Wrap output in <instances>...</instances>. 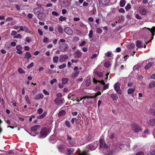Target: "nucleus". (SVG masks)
<instances>
[{
  "mask_svg": "<svg viewBox=\"0 0 155 155\" xmlns=\"http://www.w3.org/2000/svg\"><path fill=\"white\" fill-rule=\"evenodd\" d=\"M105 56L107 57H110L111 54V51L107 52L105 54Z\"/></svg>",
  "mask_w": 155,
  "mask_h": 155,
  "instance_id": "obj_49",
  "label": "nucleus"
},
{
  "mask_svg": "<svg viewBox=\"0 0 155 155\" xmlns=\"http://www.w3.org/2000/svg\"><path fill=\"white\" fill-rule=\"evenodd\" d=\"M68 46L66 43H63L61 44L59 47L61 51H65L67 50Z\"/></svg>",
  "mask_w": 155,
  "mask_h": 155,
  "instance_id": "obj_5",
  "label": "nucleus"
},
{
  "mask_svg": "<svg viewBox=\"0 0 155 155\" xmlns=\"http://www.w3.org/2000/svg\"><path fill=\"white\" fill-rule=\"evenodd\" d=\"M102 4L104 6L108 4L109 0H101Z\"/></svg>",
  "mask_w": 155,
  "mask_h": 155,
  "instance_id": "obj_28",
  "label": "nucleus"
},
{
  "mask_svg": "<svg viewBox=\"0 0 155 155\" xmlns=\"http://www.w3.org/2000/svg\"><path fill=\"white\" fill-rule=\"evenodd\" d=\"M79 73V71H74L71 76L72 78L75 79L77 78Z\"/></svg>",
  "mask_w": 155,
  "mask_h": 155,
  "instance_id": "obj_15",
  "label": "nucleus"
},
{
  "mask_svg": "<svg viewBox=\"0 0 155 155\" xmlns=\"http://www.w3.org/2000/svg\"><path fill=\"white\" fill-rule=\"evenodd\" d=\"M135 18L138 19H141L142 17L141 16L139 15L138 14H137L135 15Z\"/></svg>",
  "mask_w": 155,
  "mask_h": 155,
  "instance_id": "obj_57",
  "label": "nucleus"
},
{
  "mask_svg": "<svg viewBox=\"0 0 155 155\" xmlns=\"http://www.w3.org/2000/svg\"><path fill=\"white\" fill-rule=\"evenodd\" d=\"M68 57L66 55H61L60 56L59 61L61 62H63L68 59Z\"/></svg>",
  "mask_w": 155,
  "mask_h": 155,
  "instance_id": "obj_12",
  "label": "nucleus"
},
{
  "mask_svg": "<svg viewBox=\"0 0 155 155\" xmlns=\"http://www.w3.org/2000/svg\"><path fill=\"white\" fill-rule=\"evenodd\" d=\"M46 114H47V112H45L42 114L38 116L37 118L38 119H41V118H43L44 117L46 116Z\"/></svg>",
  "mask_w": 155,
  "mask_h": 155,
  "instance_id": "obj_35",
  "label": "nucleus"
},
{
  "mask_svg": "<svg viewBox=\"0 0 155 155\" xmlns=\"http://www.w3.org/2000/svg\"><path fill=\"white\" fill-rule=\"evenodd\" d=\"M155 87V81H151L149 85V88H153Z\"/></svg>",
  "mask_w": 155,
  "mask_h": 155,
  "instance_id": "obj_30",
  "label": "nucleus"
},
{
  "mask_svg": "<svg viewBox=\"0 0 155 155\" xmlns=\"http://www.w3.org/2000/svg\"><path fill=\"white\" fill-rule=\"evenodd\" d=\"M59 19L60 21H63L65 20H66V18L64 17L61 16L59 18Z\"/></svg>",
  "mask_w": 155,
  "mask_h": 155,
  "instance_id": "obj_45",
  "label": "nucleus"
},
{
  "mask_svg": "<svg viewBox=\"0 0 155 155\" xmlns=\"http://www.w3.org/2000/svg\"><path fill=\"white\" fill-rule=\"evenodd\" d=\"M142 45H143V44H142L141 41L137 40L136 41V45L137 47L138 48H142L143 47Z\"/></svg>",
  "mask_w": 155,
  "mask_h": 155,
  "instance_id": "obj_21",
  "label": "nucleus"
},
{
  "mask_svg": "<svg viewBox=\"0 0 155 155\" xmlns=\"http://www.w3.org/2000/svg\"><path fill=\"white\" fill-rule=\"evenodd\" d=\"M143 133L146 135H149L150 134V132L147 129L143 131Z\"/></svg>",
  "mask_w": 155,
  "mask_h": 155,
  "instance_id": "obj_55",
  "label": "nucleus"
},
{
  "mask_svg": "<svg viewBox=\"0 0 155 155\" xmlns=\"http://www.w3.org/2000/svg\"><path fill=\"white\" fill-rule=\"evenodd\" d=\"M33 62H31L28 65V66H27V68L28 69L30 68L31 67H32L33 66Z\"/></svg>",
  "mask_w": 155,
  "mask_h": 155,
  "instance_id": "obj_54",
  "label": "nucleus"
},
{
  "mask_svg": "<svg viewBox=\"0 0 155 155\" xmlns=\"http://www.w3.org/2000/svg\"><path fill=\"white\" fill-rule=\"evenodd\" d=\"M44 97V95L42 94H38L36 95L35 99L36 100L42 99Z\"/></svg>",
  "mask_w": 155,
  "mask_h": 155,
  "instance_id": "obj_22",
  "label": "nucleus"
},
{
  "mask_svg": "<svg viewBox=\"0 0 155 155\" xmlns=\"http://www.w3.org/2000/svg\"><path fill=\"white\" fill-rule=\"evenodd\" d=\"M131 8L130 5L129 4H128L126 6L125 8L126 11L129 10Z\"/></svg>",
  "mask_w": 155,
  "mask_h": 155,
  "instance_id": "obj_44",
  "label": "nucleus"
},
{
  "mask_svg": "<svg viewBox=\"0 0 155 155\" xmlns=\"http://www.w3.org/2000/svg\"><path fill=\"white\" fill-rule=\"evenodd\" d=\"M66 66L65 64H62L60 65L59 66V68L60 69H62L65 68Z\"/></svg>",
  "mask_w": 155,
  "mask_h": 155,
  "instance_id": "obj_46",
  "label": "nucleus"
},
{
  "mask_svg": "<svg viewBox=\"0 0 155 155\" xmlns=\"http://www.w3.org/2000/svg\"><path fill=\"white\" fill-rule=\"evenodd\" d=\"M153 62H149L145 66V68L147 69H149L151 66L153 65Z\"/></svg>",
  "mask_w": 155,
  "mask_h": 155,
  "instance_id": "obj_26",
  "label": "nucleus"
},
{
  "mask_svg": "<svg viewBox=\"0 0 155 155\" xmlns=\"http://www.w3.org/2000/svg\"><path fill=\"white\" fill-rule=\"evenodd\" d=\"M65 114V111L64 110H61L58 113L59 116H61Z\"/></svg>",
  "mask_w": 155,
  "mask_h": 155,
  "instance_id": "obj_39",
  "label": "nucleus"
},
{
  "mask_svg": "<svg viewBox=\"0 0 155 155\" xmlns=\"http://www.w3.org/2000/svg\"><path fill=\"white\" fill-rule=\"evenodd\" d=\"M48 129L46 127L43 128L40 133V138H43L45 137L49 133Z\"/></svg>",
  "mask_w": 155,
  "mask_h": 155,
  "instance_id": "obj_2",
  "label": "nucleus"
},
{
  "mask_svg": "<svg viewBox=\"0 0 155 155\" xmlns=\"http://www.w3.org/2000/svg\"><path fill=\"white\" fill-rule=\"evenodd\" d=\"M68 80L69 79L68 78H62V84H66L68 82Z\"/></svg>",
  "mask_w": 155,
  "mask_h": 155,
  "instance_id": "obj_36",
  "label": "nucleus"
},
{
  "mask_svg": "<svg viewBox=\"0 0 155 155\" xmlns=\"http://www.w3.org/2000/svg\"><path fill=\"white\" fill-rule=\"evenodd\" d=\"M144 29H146L150 31L152 35L151 39L149 42L146 43V44H147L149 42L151 41V40H152L153 38V36L154 35V32H155V27H153L151 29H150L149 28H147L146 27L144 28Z\"/></svg>",
  "mask_w": 155,
  "mask_h": 155,
  "instance_id": "obj_8",
  "label": "nucleus"
},
{
  "mask_svg": "<svg viewBox=\"0 0 155 155\" xmlns=\"http://www.w3.org/2000/svg\"><path fill=\"white\" fill-rule=\"evenodd\" d=\"M110 65V63L109 61L106 62L104 64V67L107 68L109 67Z\"/></svg>",
  "mask_w": 155,
  "mask_h": 155,
  "instance_id": "obj_38",
  "label": "nucleus"
},
{
  "mask_svg": "<svg viewBox=\"0 0 155 155\" xmlns=\"http://www.w3.org/2000/svg\"><path fill=\"white\" fill-rule=\"evenodd\" d=\"M92 137L91 135L86 136L85 137V140L87 141H90Z\"/></svg>",
  "mask_w": 155,
  "mask_h": 155,
  "instance_id": "obj_43",
  "label": "nucleus"
},
{
  "mask_svg": "<svg viewBox=\"0 0 155 155\" xmlns=\"http://www.w3.org/2000/svg\"><path fill=\"white\" fill-rule=\"evenodd\" d=\"M74 55L75 57L78 58L82 56V53L81 52L77 51L74 53Z\"/></svg>",
  "mask_w": 155,
  "mask_h": 155,
  "instance_id": "obj_16",
  "label": "nucleus"
},
{
  "mask_svg": "<svg viewBox=\"0 0 155 155\" xmlns=\"http://www.w3.org/2000/svg\"><path fill=\"white\" fill-rule=\"evenodd\" d=\"M55 136L54 135H51L49 138L50 142L52 143H54L56 141V140L54 139Z\"/></svg>",
  "mask_w": 155,
  "mask_h": 155,
  "instance_id": "obj_18",
  "label": "nucleus"
},
{
  "mask_svg": "<svg viewBox=\"0 0 155 155\" xmlns=\"http://www.w3.org/2000/svg\"><path fill=\"white\" fill-rule=\"evenodd\" d=\"M125 4V0H120V7H122L124 6Z\"/></svg>",
  "mask_w": 155,
  "mask_h": 155,
  "instance_id": "obj_33",
  "label": "nucleus"
},
{
  "mask_svg": "<svg viewBox=\"0 0 155 155\" xmlns=\"http://www.w3.org/2000/svg\"><path fill=\"white\" fill-rule=\"evenodd\" d=\"M40 126L39 125H36L34 126L33 127H32L31 128V130L32 131L31 133H29L28 131H27V132L29 133L30 135L33 136H35L36 135H37L38 133H33L32 132H36L38 130H39L40 129Z\"/></svg>",
  "mask_w": 155,
  "mask_h": 155,
  "instance_id": "obj_1",
  "label": "nucleus"
},
{
  "mask_svg": "<svg viewBox=\"0 0 155 155\" xmlns=\"http://www.w3.org/2000/svg\"><path fill=\"white\" fill-rule=\"evenodd\" d=\"M120 84L118 82H117L114 84V88L115 91L118 94H121L122 93L120 87Z\"/></svg>",
  "mask_w": 155,
  "mask_h": 155,
  "instance_id": "obj_4",
  "label": "nucleus"
},
{
  "mask_svg": "<svg viewBox=\"0 0 155 155\" xmlns=\"http://www.w3.org/2000/svg\"><path fill=\"white\" fill-rule=\"evenodd\" d=\"M65 124L67 127H70L71 126V124H70V122L68 120H66L65 122Z\"/></svg>",
  "mask_w": 155,
  "mask_h": 155,
  "instance_id": "obj_53",
  "label": "nucleus"
},
{
  "mask_svg": "<svg viewBox=\"0 0 155 155\" xmlns=\"http://www.w3.org/2000/svg\"><path fill=\"white\" fill-rule=\"evenodd\" d=\"M103 85H104L103 88V90H105L107 89L109 87V83L105 84V83H104V84Z\"/></svg>",
  "mask_w": 155,
  "mask_h": 155,
  "instance_id": "obj_40",
  "label": "nucleus"
},
{
  "mask_svg": "<svg viewBox=\"0 0 155 155\" xmlns=\"http://www.w3.org/2000/svg\"><path fill=\"white\" fill-rule=\"evenodd\" d=\"M17 34V32L15 31H12L11 35L12 36H14L15 35Z\"/></svg>",
  "mask_w": 155,
  "mask_h": 155,
  "instance_id": "obj_60",
  "label": "nucleus"
},
{
  "mask_svg": "<svg viewBox=\"0 0 155 155\" xmlns=\"http://www.w3.org/2000/svg\"><path fill=\"white\" fill-rule=\"evenodd\" d=\"M74 152V149L72 148H69L68 149V151L66 153L67 155H71Z\"/></svg>",
  "mask_w": 155,
  "mask_h": 155,
  "instance_id": "obj_23",
  "label": "nucleus"
},
{
  "mask_svg": "<svg viewBox=\"0 0 155 155\" xmlns=\"http://www.w3.org/2000/svg\"><path fill=\"white\" fill-rule=\"evenodd\" d=\"M100 147L102 148H107L108 147V145L105 143L104 139H100Z\"/></svg>",
  "mask_w": 155,
  "mask_h": 155,
  "instance_id": "obj_6",
  "label": "nucleus"
},
{
  "mask_svg": "<svg viewBox=\"0 0 155 155\" xmlns=\"http://www.w3.org/2000/svg\"><path fill=\"white\" fill-rule=\"evenodd\" d=\"M93 31L92 30H90L88 34L89 38H91L93 37Z\"/></svg>",
  "mask_w": 155,
  "mask_h": 155,
  "instance_id": "obj_42",
  "label": "nucleus"
},
{
  "mask_svg": "<svg viewBox=\"0 0 155 155\" xmlns=\"http://www.w3.org/2000/svg\"><path fill=\"white\" fill-rule=\"evenodd\" d=\"M57 81V80L55 79V78H54L52 80H51V81H50V83L51 84V85H52L54 83L56 82Z\"/></svg>",
  "mask_w": 155,
  "mask_h": 155,
  "instance_id": "obj_52",
  "label": "nucleus"
},
{
  "mask_svg": "<svg viewBox=\"0 0 155 155\" xmlns=\"http://www.w3.org/2000/svg\"><path fill=\"white\" fill-rule=\"evenodd\" d=\"M79 40V38L77 36L75 37L74 38V41L75 42H77Z\"/></svg>",
  "mask_w": 155,
  "mask_h": 155,
  "instance_id": "obj_61",
  "label": "nucleus"
},
{
  "mask_svg": "<svg viewBox=\"0 0 155 155\" xmlns=\"http://www.w3.org/2000/svg\"><path fill=\"white\" fill-rule=\"evenodd\" d=\"M43 93L46 95H48L49 94V93L48 91H47L45 89H44L43 90Z\"/></svg>",
  "mask_w": 155,
  "mask_h": 155,
  "instance_id": "obj_59",
  "label": "nucleus"
},
{
  "mask_svg": "<svg viewBox=\"0 0 155 155\" xmlns=\"http://www.w3.org/2000/svg\"><path fill=\"white\" fill-rule=\"evenodd\" d=\"M110 97L114 100L116 101L118 98L117 95L116 94L113 93L110 95Z\"/></svg>",
  "mask_w": 155,
  "mask_h": 155,
  "instance_id": "obj_20",
  "label": "nucleus"
},
{
  "mask_svg": "<svg viewBox=\"0 0 155 155\" xmlns=\"http://www.w3.org/2000/svg\"><path fill=\"white\" fill-rule=\"evenodd\" d=\"M86 83V86L88 87L90 86L91 83V80L89 78L86 79L85 80Z\"/></svg>",
  "mask_w": 155,
  "mask_h": 155,
  "instance_id": "obj_31",
  "label": "nucleus"
},
{
  "mask_svg": "<svg viewBox=\"0 0 155 155\" xmlns=\"http://www.w3.org/2000/svg\"><path fill=\"white\" fill-rule=\"evenodd\" d=\"M31 57V55L29 52H27L25 54L24 58L28 59Z\"/></svg>",
  "mask_w": 155,
  "mask_h": 155,
  "instance_id": "obj_17",
  "label": "nucleus"
},
{
  "mask_svg": "<svg viewBox=\"0 0 155 155\" xmlns=\"http://www.w3.org/2000/svg\"><path fill=\"white\" fill-rule=\"evenodd\" d=\"M64 99H59L58 98H56L54 100L55 103L58 106H61L63 104Z\"/></svg>",
  "mask_w": 155,
  "mask_h": 155,
  "instance_id": "obj_7",
  "label": "nucleus"
},
{
  "mask_svg": "<svg viewBox=\"0 0 155 155\" xmlns=\"http://www.w3.org/2000/svg\"><path fill=\"white\" fill-rule=\"evenodd\" d=\"M59 57L58 56H55L53 58V61L54 63H57L58 61Z\"/></svg>",
  "mask_w": 155,
  "mask_h": 155,
  "instance_id": "obj_37",
  "label": "nucleus"
},
{
  "mask_svg": "<svg viewBox=\"0 0 155 155\" xmlns=\"http://www.w3.org/2000/svg\"><path fill=\"white\" fill-rule=\"evenodd\" d=\"M94 73L97 75L99 77H102L104 75V74L102 72L94 71Z\"/></svg>",
  "mask_w": 155,
  "mask_h": 155,
  "instance_id": "obj_19",
  "label": "nucleus"
},
{
  "mask_svg": "<svg viewBox=\"0 0 155 155\" xmlns=\"http://www.w3.org/2000/svg\"><path fill=\"white\" fill-rule=\"evenodd\" d=\"M139 11L141 15H145L147 13V12L144 7L143 6H140L139 7Z\"/></svg>",
  "mask_w": 155,
  "mask_h": 155,
  "instance_id": "obj_10",
  "label": "nucleus"
},
{
  "mask_svg": "<svg viewBox=\"0 0 155 155\" xmlns=\"http://www.w3.org/2000/svg\"><path fill=\"white\" fill-rule=\"evenodd\" d=\"M57 147L58 148L59 150L61 152H63V151L64 149V146L62 144H61L58 145L57 146Z\"/></svg>",
  "mask_w": 155,
  "mask_h": 155,
  "instance_id": "obj_25",
  "label": "nucleus"
},
{
  "mask_svg": "<svg viewBox=\"0 0 155 155\" xmlns=\"http://www.w3.org/2000/svg\"><path fill=\"white\" fill-rule=\"evenodd\" d=\"M18 72L20 74H25V71L23 70L22 69L20 68L18 69Z\"/></svg>",
  "mask_w": 155,
  "mask_h": 155,
  "instance_id": "obj_41",
  "label": "nucleus"
},
{
  "mask_svg": "<svg viewBox=\"0 0 155 155\" xmlns=\"http://www.w3.org/2000/svg\"><path fill=\"white\" fill-rule=\"evenodd\" d=\"M148 123L149 126H153L155 125V119H150Z\"/></svg>",
  "mask_w": 155,
  "mask_h": 155,
  "instance_id": "obj_14",
  "label": "nucleus"
},
{
  "mask_svg": "<svg viewBox=\"0 0 155 155\" xmlns=\"http://www.w3.org/2000/svg\"><path fill=\"white\" fill-rule=\"evenodd\" d=\"M150 155H155V150L150 153Z\"/></svg>",
  "mask_w": 155,
  "mask_h": 155,
  "instance_id": "obj_64",
  "label": "nucleus"
},
{
  "mask_svg": "<svg viewBox=\"0 0 155 155\" xmlns=\"http://www.w3.org/2000/svg\"><path fill=\"white\" fill-rule=\"evenodd\" d=\"M144 153L143 152L140 151L137 152L135 155H144Z\"/></svg>",
  "mask_w": 155,
  "mask_h": 155,
  "instance_id": "obj_58",
  "label": "nucleus"
},
{
  "mask_svg": "<svg viewBox=\"0 0 155 155\" xmlns=\"http://www.w3.org/2000/svg\"><path fill=\"white\" fill-rule=\"evenodd\" d=\"M41 7H38L36 8L33 9V11L35 14H39L40 10L41 9Z\"/></svg>",
  "mask_w": 155,
  "mask_h": 155,
  "instance_id": "obj_24",
  "label": "nucleus"
},
{
  "mask_svg": "<svg viewBox=\"0 0 155 155\" xmlns=\"http://www.w3.org/2000/svg\"><path fill=\"white\" fill-rule=\"evenodd\" d=\"M135 47V44L134 43H130L128 45V48L129 49H133Z\"/></svg>",
  "mask_w": 155,
  "mask_h": 155,
  "instance_id": "obj_32",
  "label": "nucleus"
},
{
  "mask_svg": "<svg viewBox=\"0 0 155 155\" xmlns=\"http://www.w3.org/2000/svg\"><path fill=\"white\" fill-rule=\"evenodd\" d=\"M79 155H88V154L85 151H83L81 153H80Z\"/></svg>",
  "mask_w": 155,
  "mask_h": 155,
  "instance_id": "obj_63",
  "label": "nucleus"
},
{
  "mask_svg": "<svg viewBox=\"0 0 155 155\" xmlns=\"http://www.w3.org/2000/svg\"><path fill=\"white\" fill-rule=\"evenodd\" d=\"M93 82L94 83H97V82H99L101 84H104V80H102L101 81L97 80H96L94 78L93 79Z\"/></svg>",
  "mask_w": 155,
  "mask_h": 155,
  "instance_id": "obj_29",
  "label": "nucleus"
},
{
  "mask_svg": "<svg viewBox=\"0 0 155 155\" xmlns=\"http://www.w3.org/2000/svg\"><path fill=\"white\" fill-rule=\"evenodd\" d=\"M58 30L59 32L60 33H62L63 31V29L61 25L59 26L58 27Z\"/></svg>",
  "mask_w": 155,
  "mask_h": 155,
  "instance_id": "obj_34",
  "label": "nucleus"
},
{
  "mask_svg": "<svg viewBox=\"0 0 155 155\" xmlns=\"http://www.w3.org/2000/svg\"><path fill=\"white\" fill-rule=\"evenodd\" d=\"M150 112L155 116V110L153 109H151L150 110Z\"/></svg>",
  "mask_w": 155,
  "mask_h": 155,
  "instance_id": "obj_47",
  "label": "nucleus"
},
{
  "mask_svg": "<svg viewBox=\"0 0 155 155\" xmlns=\"http://www.w3.org/2000/svg\"><path fill=\"white\" fill-rule=\"evenodd\" d=\"M45 14L43 12L39 13L38 15V18L40 20H42L43 19L45 18Z\"/></svg>",
  "mask_w": 155,
  "mask_h": 155,
  "instance_id": "obj_13",
  "label": "nucleus"
},
{
  "mask_svg": "<svg viewBox=\"0 0 155 155\" xmlns=\"http://www.w3.org/2000/svg\"><path fill=\"white\" fill-rule=\"evenodd\" d=\"M16 49L17 50L16 53L19 54H21L22 53V51H21L22 47L20 45H17L16 47Z\"/></svg>",
  "mask_w": 155,
  "mask_h": 155,
  "instance_id": "obj_11",
  "label": "nucleus"
},
{
  "mask_svg": "<svg viewBox=\"0 0 155 155\" xmlns=\"http://www.w3.org/2000/svg\"><path fill=\"white\" fill-rule=\"evenodd\" d=\"M64 31L66 34L70 35H72L73 32L72 29L68 27H66L64 28Z\"/></svg>",
  "mask_w": 155,
  "mask_h": 155,
  "instance_id": "obj_9",
  "label": "nucleus"
},
{
  "mask_svg": "<svg viewBox=\"0 0 155 155\" xmlns=\"http://www.w3.org/2000/svg\"><path fill=\"white\" fill-rule=\"evenodd\" d=\"M13 19V18L12 17H8L6 18V21H11Z\"/></svg>",
  "mask_w": 155,
  "mask_h": 155,
  "instance_id": "obj_62",
  "label": "nucleus"
},
{
  "mask_svg": "<svg viewBox=\"0 0 155 155\" xmlns=\"http://www.w3.org/2000/svg\"><path fill=\"white\" fill-rule=\"evenodd\" d=\"M68 143L71 145H73L75 143V142L73 140H70L68 141Z\"/></svg>",
  "mask_w": 155,
  "mask_h": 155,
  "instance_id": "obj_51",
  "label": "nucleus"
},
{
  "mask_svg": "<svg viewBox=\"0 0 155 155\" xmlns=\"http://www.w3.org/2000/svg\"><path fill=\"white\" fill-rule=\"evenodd\" d=\"M25 98L26 100V101L27 102V103L29 104H30L31 102H30V100H29V99L28 96H26L25 97Z\"/></svg>",
  "mask_w": 155,
  "mask_h": 155,
  "instance_id": "obj_50",
  "label": "nucleus"
},
{
  "mask_svg": "<svg viewBox=\"0 0 155 155\" xmlns=\"http://www.w3.org/2000/svg\"><path fill=\"white\" fill-rule=\"evenodd\" d=\"M43 110L41 108H39L37 110V112L39 114H41L43 112Z\"/></svg>",
  "mask_w": 155,
  "mask_h": 155,
  "instance_id": "obj_56",
  "label": "nucleus"
},
{
  "mask_svg": "<svg viewBox=\"0 0 155 155\" xmlns=\"http://www.w3.org/2000/svg\"><path fill=\"white\" fill-rule=\"evenodd\" d=\"M135 90V88H131L128 89L127 90V93L129 94L132 93H133Z\"/></svg>",
  "mask_w": 155,
  "mask_h": 155,
  "instance_id": "obj_27",
  "label": "nucleus"
},
{
  "mask_svg": "<svg viewBox=\"0 0 155 155\" xmlns=\"http://www.w3.org/2000/svg\"><path fill=\"white\" fill-rule=\"evenodd\" d=\"M131 128L135 133H138L142 131L140 127L136 123H133L131 125Z\"/></svg>",
  "mask_w": 155,
  "mask_h": 155,
  "instance_id": "obj_3",
  "label": "nucleus"
},
{
  "mask_svg": "<svg viewBox=\"0 0 155 155\" xmlns=\"http://www.w3.org/2000/svg\"><path fill=\"white\" fill-rule=\"evenodd\" d=\"M21 35L20 34H18V35H16L15 36L13 37V38H20L21 39Z\"/></svg>",
  "mask_w": 155,
  "mask_h": 155,
  "instance_id": "obj_48",
  "label": "nucleus"
}]
</instances>
